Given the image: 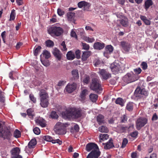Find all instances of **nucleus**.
<instances>
[{
  "label": "nucleus",
  "instance_id": "obj_1",
  "mask_svg": "<svg viewBox=\"0 0 158 158\" xmlns=\"http://www.w3.org/2000/svg\"><path fill=\"white\" fill-rule=\"evenodd\" d=\"M61 115L64 119L72 118H78L81 116L80 110L74 108L67 109L66 110L61 113Z\"/></svg>",
  "mask_w": 158,
  "mask_h": 158
},
{
  "label": "nucleus",
  "instance_id": "obj_2",
  "mask_svg": "<svg viewBox=\"0 0 158 158\" xmlns=\"http://www.w3.org/2000/svg\"><path fill=\"white\" fill-rule=\"evenodd\" d=\"M67 123L60 122H57L55 125L54 129L55 132L59 135H62L66 133L65 128L68 126Z\"/></svg>",
  "mask_w": 158,
  "mask_h": 158
},
{
  "label": "nucleus",
  "instance_id": "obj_3",
  "mask_svg": "<svg viewBox=\"0 0 158 158\" xmlns=\"http://www.w3.org/2000/svg\"><path fill=\"white\" fill-rule=\"evenodd\" d=\"M40 96L41 106L43 107H46L49 104L48 94L44 90H42L40 92Z\"/></svg>",
  "mask_w": 158,
  "mask_h": 158
},
{
  "label": "nucleus",
  "instance_id": "obj_4",
  "mask_svg": "<svg viewBox=\"0 0 158 158\" xmlns=\"http://www.w3.org/2000/svg\"><path fill=\"white\" fill-rule=\"evenodd\" d=\"M90 88L91 89L98 93H100L102 90L99 80L96 78L92 79Z\"/></svg>",
  "mask_w": 158,
  "mask_h": 158
},
{
  "label": "nucleus",
  "instance_id": "obj_5",
  "mask_svg": "<svg viewBox=\"0 0 158 158\" xmlns=\"http://www.w3.org/2000/svg\"><path fill=\"white\" fill-rule=\"evenodd\" d=\"M139 78V75L135 74L132 72L126 75L123 78V80L125 81L128 83L138 80Z\"/></svg>",
  "mask_w": 158,
  "mask_h": 158
},
{
  "label": "nucleus",
  "instance_id": "obj_6",
  "mask_svg": "<svg viewBox=\"0 0 158 158\" xmlns=\"http://www.w3.org/2000/svg\"><path fill=\"white\" fill-rule=\"evenodd\" d=\"M86 150L89 152H93V153H101L97 145L93 143H89L86 144L85 147Z\"/></svg>",
  "mask_w": 158,
  "mask_h": 158
},
{
  "label": "nucleus",
  "instance_id": "obj_7",
  "mask_svg": "<svg viewBox=\"0 0 158 158\" xmlns=\"http://www.w3.org/2000/svg\"><path fill=\"white\" fill-rule=\"evenodd\" d=\"M49 33L52 35L58 36L60 35L63 32V29L59 27L53 26L49 30Z\"/></svg>",
  "mask_w": 158,
  "mask_h": 158
},
{
  "label": "nucleus",
  "instance_id": "obj_8",
  "mask_svg": "<svg viewBox=\"0 0 158 158\" xmlns=\"http://www.w3.org/2000/svg\"><path fill=\"white\" fill-rule=\"evenodd\" d=\"M147 119L144 118H140L137 120L136 126L138 130H139L147 123Z\"/></svg>",
  "mask_w": 158,
  "mask_h": 158
},
{
  "label": "nucleus",
  "instance_id": "obj_9",
  "mask_svg": "<svg viewBox=\"0 0 158 158\" xmlns=\"http://www.w3.org/2000/svg\"><path fill=\"white\" fill-rule=\"evenodd\" d=\"M98 73L101 78L107 80L111 77V74L105 69H99Z\"/></svg>",
  "mask_w": 158,
  "mask_h": 158
},
{
  "label": "nucleus",
  "instance_id": "obj_10",
  "mask_svg": "<svg viewBox=\"0 0 158 158\" xmlns=\"http://www.w3.org/2000/svg\"><path fill=\"white\" fill-rule=\"evenodd\" d=\"M20 149L18 147L13 148L10 151L12 158H22V156L19 155Z\"/></svg>",
  "mask_w": 158,
  "mask_h": 158
},
{
  "label": "nucleus",
  "instance_id": "obj_11",
  "mask_svg": "<svg viewBox=\"0 0 158 158\" xmlns=\"http://www.w3.org/2000/svg\"><path fill=\"white\" fill-rule=\"evenodd\" d=\"M2 127L0 125V137L1 136L4 139H9L11 136L10 132L8 130L3 131Z\"/></svg>",
  "mask_w": 158,
  "mask_h": 158
},
{
  "label": "nucleus",
  "instance_id": "obj_12",
  "mask_svg": "<svg viewBox=\"0 0 158 158\" xmlns=\"http://www.w3.org/2000/svg\"><path fill=\"white\" fill-rule=\"evenodd\" d=\"M43 139L47 141L52 142L53 143H56L59 145H61L62 143V142L59 139H54L49 135H46L43 136Z\"/></svg>",
  "mask_w": 158,
  "mask_h": 158
},
{
  "label": "nucleus",
  "instance_id": "obj_13",
  "mask_svg": "<svg viewBox=\"0 0 158 158\" xmlns=\"http://www.w3.org/2000/svg\"><path fill=\"white\" fill-rule=\"evenodd\" d=\"M135 93L136 96L143 97V95L147 96L148 93L147 91L144 89H141L140 88L138 87L135 89Z\"/></svg>",
  "mask_w": 158,
  "mask_h": 158
},
{
  "label": "nucleus",
  "instance_id": "obj_14",
  "mask_svg": "<svg viewBox=\"0 0 158 158\" xmlns=\"http://www.w3.org/2000/svg\"><path fill=\"white\" fill-rule=\"evenodd\" d=\"M110 67L112 71L115 74L118 73L120 69V65L116 62L111 64Z\"/></svg>",
  "mask_w": 158,
  "mask_h": 158
},
{
  "label": "nucleus",
  "instance_id": "obj_15",
  "mask_svg": "<svg viewBox=\"0 0 158 158\" xmlns=\"http://www.w3.org/2000/svg\"><path fill=\"white\" fill-rule=\"evenodd\" d=\"M120 45L122 49L126 52H128L131 48L130 44L125 41H121Z\"/></svg>",
  "mask_w": 158,
  "mask_h": 158
},
{
  "label": "nucleus",
  "instance_id": "obj_16",
  "mask_svg": "<svg viewBox=\"0 0 158 158\" xmlns=\"http://www.w3.org/2000/svg\"><path fill=\"white\" fill-rule=\"evenodd\" d=\"M76 88V84L75 83L69 84L66 86L65 89L69 93H71Z\"/></svg>",
  "mask_w": 158,
  "mask_h": 158
},
{
  "label": "nucleus",
  "instance_id": "obj_17",
  "mask_svg": "<svg viewBox=\"0 0 158 158\" xmlns=\"http://www.w3.org/2000/svg\"><path fill=\"white\" fill-rule=\"evenodd\" d=\"M35 121L36 124L39 125L42 127L46 126L45 121L42 118L40 117L37 118H35Z\"/></svg>",
  "mask_w": 158,
  "mask_h": 158
},
{
  "label": "nucleus",
  "instance_id": "obj_18",
  "mask_svg": "<svg viewBox=\"0 0 158 158\" xmlns=\"http://www.w3.org/2000/svg\"><path fill=\"white\" fill-rule=\"evenodd\" d=\"M79 7L81 8L83 7L85 9L88 10L90 6L89 4L85 1H82L79 2L78 3Z\"/></svg>",
  "mask_w": 158,
  "mask_h": 158
},
{
  "label": "nucleus",
  "instance_id": "obj_19",
  "mask_svg": "<svg viewBox=\"0 0 158 158\" xmlns=\"http://www.w3.org/2000/svg\"><path fill=\"white\" fill-rule=\"evenodd\" d=\"M52 52L54 56L58 60H60L61 59V54L58 49L54 48Z\"/></svg>",
  "mask_w": 158,
  "mask_h": 158
},
{
  "label": "nucleus",
  "instance_id": "obj_20",
  "mask_svg": "<svg viewBox=\"0 0 158 158\" xmlns=\"http://www.w3.org/2000/svg\"><path fill=\"white\" fill-rule=\"evenodd\" d=\"M105 47V44L103 43L96 42L94 44V48L95 49L101 50L103 49Z\"/></svg>",
  "mask_w": 158,
  "mask_h": 158
},
{
  "label": "nucleus",
  "instance_id": "obj_21",
  "mask_svg": "<svg viewBox=\"0 0 158 158\" xmlns=\"http://www.w3.org/2000/svg\"><path fill=\"white\" fill-rule=\"evenodd\" d=\"M104 148L105 149H109L114 147L113 143V140L110 139L109 141L104 144Z\"/></svg>",
  "mask_w": 158,
  "mask_h": 158
},
{
  "label": "nucleus",
  "instance_id": "obj_22",
  "mask_svg": "<svg viewBox=\"0 0 158 158\" xmlns=\"http://www.w3.org/2000/svg\"><path fill=\"white\" fill-rule=\"evenodd\" d=\"M101 153H93V152H90L86 158H98L100 156Z\"/></svg>",
  "mask_w": 158,
  "mask_h": 158
},
{
  "label": "nucleus",
  "instance_id": "obj_23",
  "mask_svg": "<svg viewBox=\"0 0 158 158\" xmlns=\"http://www.w3.org/2000/svg\"><path fill=\"white\" fill-rule=\"evenodd\" d=\"M91 52L90 51L85 52L83 53L82 56V59L83 61H85L90 56Z\"/></svg>",
  "mask_w": 158,
  "mask_h": 158
},
{
  "label": "nucleus",
  "instance_id": "obj_24",
  "mask_svg": "<svg viewBox=\"0 0 158 158\" xmlns=\"http://www.w3.org/2000/svg\"><path fill=\"white\" fill-rule=\"evenodd\" d=\"M106 52H105L104 54L105 56L106 53H110L112 52L113 51V48L111 45H108L106 46L105 48Z\"/></svg>",
  "mask_w": 158,
  "mask_h": 158
},
{
  "label": "nucleus",
  "instance_id": "obj_25",
  "mask_svg": "<svg viewBox=\"0 0 158 158\" xmlns=\"http://www.w3.org/2000/svg\"><path fill=\"white\" fill-rule=\"evenodd\" d=\"M126 129V127L123 125H118L117 127V130L119 133L124 132L125 131Z\"/></svg>",
  "mask_w": 158,
  "mask_h": 158
},
{
  "label": "nucleus",
  "instance_id": "obj_26",
  "mask_svg": "<svg viewBox=\"0 0 158 158\" xmlns=\"http://www.w3.org/2000/svg\"><path fill=\"white\" fill-rule=\"evenodd\" d=\"M67 59L69 60H72L74 59L75 56L74 54L71 51H69L66 54Z\"/></svg>",
  "mask_w": 158,
  "mask_h": 158
},
{
  "label": "nucleus",
  "instance_id": "obj_27",
  "mask_svg": "<svg viewBox=\"0 0 158 158\" xmlns=\"http://www.w3.org/2000/svg\"><path fill=\"white\" fill-rule=\"evenodd\" d=\"M153 4V2L152 0H147L145 2L144 8L147 10L149 7Z\"/></svg>",
  "mask_w": 158,
  "mask_h": 158
},
{
  "label": "nucleus",
  "instance_id": "obj_28",
  "mask_svg": "<svg viewBox=\"0 0 158 158\" xmlns=\"http://www.w3.org/2000/svg\"><path fill=\"white\" fill-rule=\"evenodd\" d=\"M37 143L36 140L35 139H32L29 143L28 145L29 147L33 148H35Z\"/></svg>",
  "mask_w": 158,
  "mask_h": 158
},
{
  "label": "nucleus",
  "instance_id": "obj_29",
  "mask_svg": "<svg viewBox=\"0 0 158 158\" xmlns=\"http://www.w3.org/2000/svg\"><path fill=\"white\" fill-rule=\"evenodd\" d=\"M97 121L99 124H102L104 122V117L101 114L99 115L97 117Z\"/></svg>",
  "mask_w": 158,
  "mask_h": 158
},
{
  "label": "nucleus",
  "instance_id": "obj_30",
  "mask_svg": "<svg viewBox=\"0 0 158 158\" xmlns=\"http://www.w3.org/2000/svg\"><path fill=\"white\" fill-rule=\"evenodd\" d=\"M75 13L72 12H69L67 14L68 19L69 21H73V20L75 17Z\"/></svg>",
  "mask_w": 158,
  "mask_h": 158
},
{
  "label": "nucleus",
  "instance_id": "obj_31",
  "mask_svg": "<svg viewBox=\"0 0 158 158\" xmlns=\"http://www.w3.org/2000/svg\"><path fill=\"white\" fill-rule=\"evenodd\" d=\"M98 131L101 132L107 133L108 131V128L105 126H102L98 128Z\"/></svg>",
  "mask_w": 158,
  "mask_h": 158
},
{
  "label": "nucleus",
  "instance_id": "obj_32",
  "mask_svg": "<svg viewBox=\"0 0 158 158\" xmlns=\"http://www.w3.org/2000/svg\"><path fill=\"white\" fill-rule=\"evenodd\" d=\"M115 103L118 104L122 106H123L124 104V102L123 100L121 98H118L115 101Z\"/></svg>",
  "mask_w": 158,
  "mask_h": 158
},
{
  "label": "nucleus",
  "instance_id": "obj_33",
  "mask_svg": "<svg viewBox=\"0 0 158 158\" xmlns=\"http://www.w3.org/2000/svg\"><path fill=\"white\" fill-rule=\"evenodd\" d=\"M87 90L86 89L83 90L80 94V97L82 101H84L85 99V96L87 94Z\"/></svg>",
  "mask_w": 158,
  "mask_h": 158
},
{
  "label": "nucleus",
  "instance_id": "obj_34",
  "mask_svg": "<svg viewBox=\"0 0 158 158\" xmlns=\"http://www.w3.org/2000/svg\"><path fill=\"white\" fill-rule=\"evenodd\" d=\"M98 95L95 94H91L89 95V98L90 100L94 102H96L98 98Z\"/></svg>",
  "mask_w": 158,
  "mask_h": 158
},
{
  "label": "nucleus",
  "instance_id": "obj_35",
  "mask_svg": "<svg viewBox=\"0 0 158 158\" xmlns=\"http://www.w3.org/2000/svg\"><path fill=\"white\" fill-rule=\"evenodd\" d=\"M99 137L100 139V142H101L102 140L104 141L108 139L109 135L107 134H101L99 135Z\"/></svg>",
  "mask_w": 158,
  "mask_h": 158
},
{
  "label": "nucleus",
  "instance_id": "obj_36",
  "mask_svg": "<svg viewBox=\"0 0 158 158\" xmlns=\"http://www.w3.org/2000/svg\"><path fill=\"white\" fill-rule=\"evenodd\" d=\"M72 74L73 77L74 79H77L79 78L78 71L77 69H74L72 71Z\"/></svg>",
  "mask_w": 158,
  "mask_h": 158
},
{
  "label": "nucleus",
  "instance_id": "obj_37",
  "mask_svg": "<svg viewBox=\"0 0 158 158\" xmlns=\"http://www.w3.org/2000/svg\"><path fill=\"white\" fill-rule=\"evenodd\" d=\"M27 115L30 118H32L34 116V114L33 112V110L31 108H30L27 110Z\"/></svg>",
  "mask_w": 158,
  "mask_h": 158
},
{
  "label": "nucleus",
  "instance_id": "obj_38",
  "mask_svg": "<svg viewBox=\"0 0 158 158\" xmlns=\"http://www.w3.org/2000/svg\"><path fill=\"white\" fill-rule=\"evenodd\" d=\"M133 103L132 102H129L127 105L126 109L129 111L132 110L133 108Z\"/></svg>",
  "mask_w": 158,
  "mask_h": 158
},
{
  "label": "nucleus",
  "instance_id": "obj_39",
  "mask_svg": "<svg viewBox=\"0 0 158 158\" xmlns=\"http://www.w3.org/2000/svg\"><path fill=\"white\" fill-rule=\"evenodd\" d=\"M121 24L124 27H126L128 25V22L127 18H125L121 19L120 21Z\"/></svg>",
  "mask_w": 158,
  "mask_h": 158
},
{
  "label": "nucleus",
  "instance_id": "obj_40",
  "mask_svg": "<svg viewBox=\"0 0 158 158\" xmlns=\"http://www.w3.org/2000/svg\"><path fill=\"white\" fill-rule=\"evenodd\" d=\"M140 19L142 20L144 23L147 25H149L150 24V21L147 19L146 17L143 16H141Z\"/></svg>",
  "mask_w": 158,
  "mask_h": 158
},
{
  "label": "nucleus",
  "instance_id": "obj_41",
  "mask_svg": "<svg viewBox=\"0 0 158 158\" xmlns=\"http://www.w3.org/2000/svg\"><path fill=\"white\" fill-rule=\"evenodd\" d=\"M60 47L61 50L63 51H66L67 50V48L65 44V42L64 41L61 43L60 46Z\"/></svg>",
  "mask_w": 158,
  "mask_h": 158
},
{
  "label": "nucleus",
  "instance_id": "obj_42",
  "mask_svg": "<svg viewBox=\"0 0 158 158\" xmlns=\"http://www.w3.org/2000/svg\"><path fill=\"white\" fill-rule=\"evenodd\" d=\"M46 44L47 47H51L54 46V44L52 41L48 40L46 42Z\"/></svg>",
  "mask_w": 158,
  "mask_h": 158
},
{
  "label": "nucleus",
  "instance_id": "obj_43",
  "mask_svg": "<svg viewBox=\"0 0 158 158\" xmlns=\"http://www.w3.org/2000/svg\"><path fill=\"white\" fill-rule=\"evenodd\" d=\"M15 10L14 9H13L12 10L11 13L10 15V20H13L15 19Z\"/></svg>",
  "mask_w": 158,
  "mask_h": 158
},
{
  "label": "nucleus",
  "instance_id": "obj_44",
  "mask_svg": "<svg viewBox=\"0 0 158 158\" xmlns=\"http://www.w3.org/2000/svg\"><path fill=\"white\" fill-rule=\"evenodd\" d=\"M21 136L20 132L18 130H16L14 132V136L16 138L19 137Z\"/></svg>",
  "mask_w": 158,
  "mask_h": 158
},
{
  "label": "nucleus",
  "instance_id": "obj_45",
  "mask_svg": "<svg viewBox=\"0 0 158 158\" xmlns=\"http://www.w3.org/2000/svg\"><path fill=\"white\" fill-rule=\"evenodd\" d=\"M43 55L45 58L48 59L50 56V53L47 50L44 51L43 53Z\"/></svg>",
  "mask_w": 158,
  "mask_h": 158
},
{
  "label": "nucleus",
  "instance_id": "obj_46",
  "mask_svg": "<svg viewBox=\"0 0 158 158\" xmlns=\"http://www.w3.org/2000/svg\"><path fill=\"white\" fill-rule=\"evenodd\" d=\"M33 149V148L29 147V146H28V145L26 147L25 150L26 153L28 154H29L32 152Z\"/></svg>",
  "mask_w": 158,
  "mask_h": 158
},
{
  "label": "nucleus",
  "instance_id": "obj_47",
  "mask_svg": "<svg viewBox=\"0 0 158 158\" xmlns=\"http://www.w3.org/2000/svg\"><path fill=\"white\" fill-rule=\"evenodd\" d=\"M50 116L53 118H57L58 116L56 112L55 111H52L51 112Z\"/></svg>",
  "mask_w": 158,
  "mask_h": 158
},
{
  "label": "nucleus",
  "instance_id": "obj_48",
  "mask_svg": "<svg viewBox=\"0 0 158 158\" xmlns=\"http://www.w3.org/2000/svg\"><path fill=\"white\" fill-rule=\"evenodd\" d=\"M127 120V116L125 114H124L122 115L121 118V121L122 123H125L126 122Z\"/></svg>",
  "mask_w": 158,
  "mask_h": 158
},
{
  "label": "nucleus",
  "instance_id": "obj_49",
  "mask_svg": "<svg viewBox=\"0 0 158 158\" xmlns=\"http://www.w3.org/2000/svg\"><path fill=\"white\" fill-rule=\"evenodd\" d=\"M82 46L83 47V48L85 50H88L89 49V44L85 43H82Z\"/></svg>",
  "mask_w": 158,
  "mask_h": 158
},
{
  "label": "nucleus",
  "instance_id": "obj_50",
  "mask_svg": "<svg viewBox=\"0 0 158 158\" xmlns=\"http://www.w3.org/2000/svg\"><path fill=\"white\" fill-rule=\"evenodd\" d=\"M34 133L37 135H39L40 133V129L37 127L35 128L33 130Z\"/></svg>",
  "mask_w": 158,
  "mask_h": 158
},
{
  "label": "nucleus",
  "instance_id": "obj_51",
  "mask_svg": "<svg viewBox=\"0 0 158 158\" xmlns=\"http://www.w3.org/2000/svg\"><path fill=\"white\" fill-rule=\"evenodd\" d=\"M142 70L140 68H137L134 69V71L135 73V74L138 75L141 72Z\"/></svg>",
  "mask_w": 158,
  "mask_h": 158
},
{
  "label": "nucleus",
  "instance_id": "obj_52",
  "mask_svg": "<svg viewBox=\"0 0 158 158\" xmlns=\"http://www.w3.org/2000/svg\"><path fill=\"white\" fill-rule=\"evenodd\" d=\"M128 143V140L126 138H124L123 140L122 148H124L126 146V144Z\"/></svg>",
  "mask_w": 158,
  "mask_h": 158
},
{
  "label": "nucleus",
  "instance_id": "obj_53",
  "mask_svg": "<svg viewBox=\"0 0 158 158\" xmlns=\"http://www.w3.org/2000/svg\"><path fill=\"white\" fill-rule=\"evenodd\" d=\"M41 48V47L38 46L35 49L34 51V55L35 56H37Z\"/></svg>",
  "mask_w": 158,
  "mask_h": 158
},
{
  "label": "nucleus",
  "instance_id": "obj_54",
  "mask_svg": "<svg viewBox=\"0 0 158 158\" xmlns=\"http://www.w3.org/2000/svg\"><path fill=\"white\" fill-rule=\"evenodd\" d=\"M57 13L59 16H61L64 14V12L62 10L59 8L57 10Z\"/></svg>",
  "mask_w": 158,
  "mask_h": 158
},
{
  "label": "nucleus",
  "instance_id": "obj_55",
  "mask_svg": "<svg viewBox=\"0 0 158 158\" xmlns=\"http://www.w3.org/2000/svg\"><path fill=\"white\" fill-rule=\"evenodd\" d=\"M142 68L143 70L146 69L147 68V64L145 62H143L141 64Z\"/></svg>",
  "mask_w": 158,
  "mask_h": 158
},
{
  "label": "nucleus",
  "instance_id": "obj_56",
  "mask_svg": "<svg viewBox=\"0 0 158 158\" xmlns=\"http://www.w3.org/2000/svg\"><path fill=\"white\" fill-rule=\"evenodd\" d=\"M29 97L30 100L32 101L33 102L35 103L36 102V99L33 96V95L32 94H30L29 96Z\"/></svg>",
  "mask_w": 158,
  "mask_h": 158
},
{
  "label": "nucleus",
  "instance_id": "obj_57",
  "mask_svg": "<svg viewBox=\"0 0 158 158\" xmlns=\"http://www.w3.org/2000/svg\"><path fill=\"white\" fill-rule=\"evenodd\" d=\"M41 62L44 66L47 67L49 65L48 61L47 60L41 61Z\"/></svg>",
  "mask_w": 158,
  "mask_h": 158
},
{
  "label": "nucleus",
  "instance_id": "obj_58",
  "mask_svg": "<svg viewBox=\"0 0 158 158\" xmlns=\"http://www.w3.org/2000/svg\"><path fill=\"white\" fill-rule=\"evenodd\" d=\"M80 51L79 50H77L75 52V53L76 54V57L77 59H79L81 57V56H80Z\"/></svg>",
  "mask_w": 158,
  "mask_h": 158
},
{
  "label": "nucleus",
  "instance_id": "obj_59",
  "mask_svg": "<svg viewBox=\"0 0 158 158\" xmlns=\"http://www.w3.org/2000/svg\"><path fill=\"white\" fill-rule=\"evenodd\" d=\"M101 62L100 60L98 59L96 60L95 61L94 65L95 66H98L101 64Z\"/></svg>",
  "mask_w": 158,
  "mask_h": 158
},
{
  "label": "nucleus",
  "instance_id": "obj_60",
  "mask_svg": "<svg viewBox=\"0 0 158 158\" xmlns=\"http://www.w3.org/2000/svg\"><path fill=\"white\" fill-rule=\"evenodd\" d=\"M71 36L72 37H74V38H77V35H76V33L73 30H72L71 31Z\"/></svg>",
  "mask_w": 158,
  "mask_h": 158
},
{
  "label": "nucleus",
  "instance_id": "obj_61",
  "mask_svg": "<svg viewBox=\"0 0 158 158\" xmlns=\"http://www.w3.org/2000/svg\"><path fill=\"white\" fill-rule=\"evenodd\" d=\"M16 2L19 6H20L23 4V0H16Z\"/></svg>",
  "mask_w": 158,
  "mask_h": 158
},
{
  "label": "nucleus",
  "instance_id": "obj_62",
  "mask_svg": "<svg viewBox=\"0 0 158 158\" xmlns=\"http://www.w3.org/2000/svg\"><path fill=\"white\" fill-rule=\"evenodd\" d=\"M85 29L87 31H94L93 29L91 27L89 26H86L85 27Z\"/></svg>",
  "mask_w": 158,
  "mask_h": 158
},
{
  "label": "nucleus",
  "instance_id": "obj_63",
  "mask_svg": "<svg viewBox=\"0 0 158 158\" xmlns=\"http://www.w3.org/2000/svg\"><path fill=\"white\" fill-rule=\"evenodd\" d=\"M138 135V132L137 131H134L131 134V136L133 137H135Z\"/></svg>",
  "mask_w": 158,
  "mask_h": 158
},
{
  "label": "nucleus",
  "instance_id": "obj_64",
  "mask_svg": "<svg viewBox=\"0 0 158 158\" xmlns=\"http://www.w3.org/2000/svg\"><path fill=\"white\" fill-rule=\"evenodd\" d=\"M95 40L94 39V38H89L88 37L87 42L92 43L94 42Z\"/></svg>",
  "mask_w": 158,
  "mask_h": 158
}]
</instances>
